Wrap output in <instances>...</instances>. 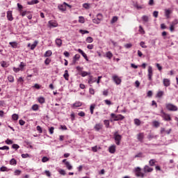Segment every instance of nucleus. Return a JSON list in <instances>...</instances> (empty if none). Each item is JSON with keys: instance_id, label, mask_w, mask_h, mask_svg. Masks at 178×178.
Masks as SVG:
<instances>
[{"instance_id": "8", "label": "nucleus", "mask_w": 178, "mask_h": 178, "mask_svg": "<svg viewBox=\"0 0 178 178\" xmlns=\"http://www.w3.org/2000/svg\"><path fill=\"white\" fill-rule=\"evenodd\" d=\"M154 171V168L149 167V165H145L143 168L144 173H151V172Z\"/></svg>"}, {"instance_id": "31", "label": "nucleus", "mask_w": 178, "mask_h": 178, "mask_svg": "<svg viewBox=\"0 0 178 178\" xmlns=\"http://www.w3.org/2000/svg\"><path fill=\"white\" fill-rule=\"evenodd\" d=\"M106 58H108V59H112L113 54H112V52L108 51L107 53H106Z\"/></svg>"}, {"instance_id": "1", "label": "nucleus", "mask_w": 178, "mask_h": 178, "mask_svg": "<svg viewBox=\"0 0 178 178\" xmlns=\"http://www.w3.org/2000/svg\"><path fill=\"white\" fill-rule=\"evenodd\" d=\"M165 108H166L167 111H169L170 112H177V111H178L177 106H176L172 103L165 104Z\"/></svg>"}, {"instance_id": "63", "label": "nucleus", "mask_w": 178, "mask_h": 178, "mask_svg": "<svg viewBox=\"0 0 178 178\" xmlns=\"http://www.w3.org/2000/svg\"><path fill=\"white\" fill-rule=\"evenodd\" d=\"M54 130H55V128L54 127H51L49 129L50 134H52L54 133Z\"/></svg>"}, {"instance_id": "10", "label": "nucleus", "mask_w": 178, "mask_h": 178, "mask_svg": "<svg viewBox=\"0 0 178 178\" xmlns=\"http://www.w3.org/2000/svg\"><path fill=\"white\" fill-rule=\"evenodd\" d=\"M163 83L164 87H169V86H170V79H164L163 80Z\"/></svg>"}, {"instance_id": "22", "label": "nucleus", "mask_w": 178, "mask_h": 178, "mask_svg": "<svg viewBox=\"0 0 178 178\" xmlns=\"http://www.w3.org/2000/svg\"><path fill=\"white\" fill-rule=\"evenodd\" d=\"M155 163H156V159H150L149 161V166H155Z\"/></svg>"}, {"instance_id": "13", "label": "nucleus", "mask_w": 178, "mask_h": 178, "mask_svg": "<svg viewBox=\"0 0 178 178\" xmlns=\"http://www.w3.org/2000/svg\"><path fill=\"white\" fill-rule=\"evenodd\" d=\"M170 131H172V129H170L168 130H165V128H161V134H170Z\"/></svg>"}, {"instance_id": "6", "label": "nucleus", "mask_w": 178, "mask_h": 178, "mask_svg": "<svg viewBox=\"0 0 178 178\" xmlns=\"http://www.w3.org/2000/svg\"><path fill=\"white\" fill-rule=\"evenodd\" d=\"M112 79L113 80L114 83L117 84V86H119L122 83V79L117 75H113L112 76Z\"/></svg>"}, {"instance_id": "51", "label": "nucleus", "mask_w": 178, "mask_h": 178, "mask_svg": "<svg viewBox=\"0 0 178 178\" xmlns=\"http://www.w3.org/2000/svg\"><path fill=\"white\" fill-rule=\"evenodd\" d=\"M6 143H7L8 145H10V144H13V141L9 138H8L6 140Z\"/></svg>"}, {"instance_id": "45", "label": "nucleus", "mask_w": 178, "mask_h": 178, "mask_svg": "<svg viewBox=\"0 0 178 178\" xmlns=\"http://www.w3.org/2000/svg\"><path fill=\"white\" fill-rule=\"evenodd\" d=\"M21 173H22V170H16L14 172V174L15 176H19V175H21Z\"/></svg>"}, {"instance_id": "7", "label": "nucleus", "mask_w": 178, "mask_h": 178, "mask_svg": "<svg viewBox=\"0 0 178 178\" xmlns=\"http://www.w3.org/2000/svg\"><path fill=\"white\" fill-rule=\"evenodd\" d=\"M104 129V124L102 123H97L94 127V130L95 131H99L100 130H102Z\"/></svg>"}, {"instance_id": "15", "label": "nucleus", "mask_w": 178, "mask_h": 178, "mask_svg": "<svg viewBox=\"0 0 178 178\" xmlns=\"http://www.w3.org/2000/svg\"><path fill=\"white\" fill-rule=\"evenodd\" d=\"M8 20L12 22L13 20V16L12 15V11H8L7 13Z\"/></svg>"}, {"instance_id": "3", "label": "nucleus", "mask_w": 178, "mask_h": 178, "mask_svg": "<svg viewBox=\"0 0 178 178\" xmlns=\"http://www.w3.org/2000/svg\"><path fill=\"white\" fill-rule=\"evenodd\" d=\"M111 117L113 119L114 122H118V120H123L124 119V116L122 115V114L116 115L115 113H111Z\"/></svg>"}, {"instance_id": "54", "label": "nucleus", "mask_w": 178, "mask_h": 178, "mask_svg": "<svg viewBox=\"0 0 178 178\" xmlns=\"http://www.w3.org/2000/svg\"><path fill=\"white\" fill-rule=\"evenodd\" d=\"M12 118L14 120H17L19 119V115L17 114H13Z\"/></svg>"}, {"instance_id": "12", "label": "nucleus", "mask_w": 178, "mask_h": 178, "mask_svg": "<svg viewBox=\"0 0 178 178\" xmlns=\"http://www.w3.org/2000/svg\"><path fill=\"white\" fill-rule=\"evenodd\" d=\"M79 74L82 76V77H86V76H90L91 74V72H86V71H81V72H79Z\"/></svg>"}, {"instance_id": "61", "label": "nucleus", "mask_w": 178, "mask_h": 178, "mask_svg": "<svg viewBox=\"0 0 178 178\" xmlns=\"http://www.w3.org/2000/svg\"><path fill=\"white\" fill-rule=\"evenodd\" d=\"M79 23H84L85 19L83 17H79Z\"/></svg>"}, {"instance_id": "37", "label": "nucleus", "mask_w": 178, "mask_h": 178, "mask_svg": "<svg viewBox=\"0 0 178 178\" xmlns=\"http://www.w3.org/2000/svg\"><path fill=\"white\" fill-rule=\"evenodd\" d=\"M8 80L10 83H13V81H15V77H13L12 75H10L8 76Z\"/></svg>"}, {"instance_id": "39", "label": "nucleus", "mask_w": 178, "mask_h": 178, "mask_svg": "<svg viewBox=\"0 0 178 178\" xmlns=\"http://www.w3.org/2000/svg\"><path fill=\"white\" fill-rule=\"evenodd\" d=\"M134 8H136V9H138V10H140V9H143L144 7L141 6H138V3H136L134 4Z\"/></svg>"}, {"instance_id": "56", "label": "nucleus", "mask_w": 178, "mask_h": 178, "mask_svg": "<svg viewBox=\"0 0 178 178\" xmlns=\"http://www.w3.org/2000/svg\"><path fill=\"white\" fill-rule=\"evenodd\" d=\"M79 33H81V34H88V33H90L88 31H84V30H79Z\"/></svg>"}, {"instance_id": "25", "label": "nucleus", "mask_w": 178, "mask_h": 178, "mask_svg": "<svg viewBox=\"0 0 178 178\" xmlns=\"http://www.w3.org/2000/svg\"><path fill=\"white\" fill-rule=\"evenodd\" d=\"M156 97L157 98H162V97H163V91L159 90V91L157 92Z\"/></svg>"}, {"instance_id": "24", "label": "nucleus", "mask_w": 178, "mask_h": 178, "mask_svg": "<svg viewBox=\"0 0 178 178\" xmlns=\"http://www.w3.org/2000/svg\"><path fill=\"white\" fill-rule=\"evenodd\" d=\"M58 9L60 10H62L63 12H65V10H66V5L62 4V5L58 6Z\"/></svg>"}, {"instance_id": "40", "label": "nucleus", "mask_w": 178, "mask_h": 178, "mask_svg": "<svg viewBox=\"0 0 178 178\" xmlns=\"http://www.w3.org/2000/svg\"><path fill=\"white\" fill-rule=\"evenodd\" d=\"M99 22H101V17H97V19H93V23L96 24H99Z\"/></svg>"}, {"instance_id": "32", "label": "nucleus", "mask_w": 178, "mask_h": 178, "mask_svg": "<svg viewBox=\"0 0 178 178\" xmlns=\"http://www.w3.org/2000/svg\"><path fill=\"white\" fill-rule=\"evenodd\" d=\"M94 109H95V104H91L90 107L91 115H94Z\"/></svg>"}, {"instance_id": "64", "label": "nucleus", "mask_w": 178, "mask_h": 178, "mask_svg": "<svg viewBox=\"0 0 178 178\" xmlns=\"http://www.w3.org/2000/svg\"><path fill=\"white\" fill-rule=\"evenodd\" d=\"M3 149L9 150V147L8 146H3V147H0V150H3Z\"/></svg>"}, {"instance_id": "14", "label": "nucleus", "mask_w": 178, "mask_h": 178, "mask_svg": "<svg viewBox=\"0 0 178 178\" xmlns=\"http://www.w3.org/2000/svg\"><path fill=\"white\" fill-rule=\"evenodd\" d=\"M78 52L79 54H81L82 56H83V58L86 59V60H88V57H87V54H86V53H84V51H83V50H81V49H79Z\"/></svg>"}, {"instance_id": "52", "label": "nucleus", "mask_w": 178, "mask_h": 178, "mask_svg": "<svg viewBox=\"0 0 178 178\" xmlns=\"http://www.w3.org/2000/svg\"><path fill=\"white\" fill-rule=\"evenodd\" d=\"M78 116H81V118H84V116H86V113H84L83 111H81L78 113Z\"/></svg>"}, {"instance_id": "36", "label": "nucleus", "mask_w": 178, "mask_h": 178, "mask_svg": "<svg viewBox=\"0 0 178 178\" xmlns=\"http://www.w3.org/2000/svg\"><path fill=\"white\" fill-rule=\"evenodd\" d=\"M38 44V41L35 40L32 45H31V49H34Z\"/></svg>"}, {"instance_id": "38", "label": "nucleus", "mask_w": 178, "mask_h": 178, "mask_svg": "<svg viewBox=\"0 0 178 178\" xmlns=\"http://www.w3.org/2000/svg\"><path fill=\"white\" fill-rule=\"evenodd\" d=\"M9 44L11 45L12 48H16L17 47L16 42H10Z\"/></svg>"}, {"instance_id": "35", "label": "nucleus", "mask_w": 178, "mask_h": 178, "mask_svg": "<svg viewBox=\"0 0 178 178\" xmlns=\"http://www.w3.org/2000/svg\"><path fill=\"white\" fill-rule=\"evenodd\" d=\"M134 122L136 126H140L141 124V121L139 119L136 118Z\"/></svg>"}, {"instance_id": "30", "label": "nucleus", "mask_w": 178, "mask_h": 178, "mask_svg": "<svg viewBox=\"0 0 178 178\" xmlns=\"http://www.w3.org/2000/svg\"><path fill=\"white\" fill-rule=\"evenodd\" d=\"M63 77L65 80H69V72L67 70L65 71V73L63 74Z\"/></svg>"}, {"instance_id": "44", "label": "nucleus", "mask_w": 178, "mask_h": 178, "mask_svg": "<svg viewBox=\"0 0 178 178\" xmlns=\"http://www.w3.org/2000/svg\"><path fill=\"white\" fill-rule=\"evenodd\" d=\"M18 83H19L20 84H22V86H23V83H24V79H23V77H19L17 79Z\"/></svg>"}, {"instance_id": "41", "label": "nucleus", "mask_w": 178, "mask_h": 178, "mask_svg": "<svg viewBox=\"0 0 178 178\" xmlns=\"http://www.w3.org/2000/svg\"><path fill=\"white\" fill-rule=\"evenodd\" d=\"M93 41H94V39L91 36H89L86 38V42H88L89 44L92 42Z\"/></svg>"}, {"instance_id": "16", "label": "nucleus", "mask_w": 178, "mask_h": 178, "mask_svg": "<svg viewBox=\"0 0 178 178\" xmlns=\"http://www.w3.org/2000/svg\"><path fill=\"white\" fill-rule=\"evenodd\" d=\"M138 140L140 141V143L143 142V140H144V133H140L138 134Z\"/></svg>"}, {"instance_id": "23", "label": "nucleus", "mask_w": 178, "mask_h": 178, "mask_svg": "<svg viewBox=\"0 0 178 178\" xmlns=\"http://www.w3.org/2000/svg\"><path fill=\"white\" fill-rule=\"evenodd\" d=\"M10 165H12L13 166H16V165H17V161H16V159H12L10 161Z\"/></svg>"}, {"instance_id": "17", "label": "nucleus", "mask_w": 178, "mask_h": 178, "mask_svg": "<svg viewBox=\"0 0 178 178\" xmlns=\"http://www.w3.org/2000/svg\"><path fill=\"white\" fill-rule=\"evenodd\" d=\"M79 59H80V54H76L73 58L72 63L74 65V63H76Z\"/></svg>"}, {"instance_id": "19", "label": "nucleus", "mask_w": 178, "mask_h": 178, "mask_svg": "<svg viewBox=\"0 0 178 178\" xmlns=\"http://www.w3.org/2000/svg\"><path fill=\"white\" fill-rule=\"evenodd\" d=\"M40 1L38 0H32L31 1H28L27 4L28 5H35L37 3H39Z\"/></svg>"}, {"instance_id": "9", "label": "nucleus", "mask_w": 178, "mask_h": 178, "mask_svg": "<svg viewBox=\"0 0 178 178\" xmlns=\"http://www.w3.org/2000/svg\"><path fill=\"white\" fill-rule=\"evenodd\" d=\"M108 152L110 154H115V152H116V145H113L110 146L108 148Z\"/></svg>"}, {"instance_id": "57", "label": "nucleus", "mask_w": 178, "mask_h": 178, "mask_svg": "<svg viewBox=\"0 0 178 178\" xmlns=\"http://www.w3.org/2000/svg\"><path fill=\"white\" fill-rule=\"evenodd\" d=\"M104 102L106 105H112V102H111V100L106 99L104 100Z\"/></svg>"}, {"instance_id": "33", "label": "nucleus", "mask_w": 178, "mask_h": 178, "mask_svg": "<svg viewBox=\"0 0 178 178\" xmlns=\"http://www.w3.org/2000/svg\"><path fill=\"white\" fill-rule=\"evenodd\" d=\"M104 125L106 126V129H109V126H110L109 120H104Z\"/></svg>"}, {"instance_id": "2", "label": "nucleus", "mask_w": 178, "mask_h": 178, "mask_svg": "<svg viewBox=\"0 0 178 178\" xmlns=\"http://www.w3.org/2000/svg\"><path fill=\"white\" fill-rule=\"evenodd\" d=\"M134 173L136 176V177H141L143 178L145 176V174L143 172H141V168L137 167L134 169Z\"/></svg>"}, {"instance_id": "42", "label": "nucleus", "mask_w": 178, "mask_h": 178, "mask_svg": "<svg viewBox=\"0 0 178 178\" xmlns=\"http://www.w3.org/2000/svg\"><path fill=\"white\" fill-rule=\"evenodd\" d=\"M116 22H118V17L115 16L111 20V24H113V23H116Z\"/></svg>"}, {"instance_id": "50", "label": "nucleus", "mask_w": 178, "mask_h": 178, "mask_svg": "<svg viewBox=\"0 0 178 178\" xmlns=\"http://www.w3.org/2000/svg\"><path fill=\"white\" fill-rule=\"evenodd\" d=\"M48 161H49V159H48V157H47V156H44L42 159V162H43V163L48 162Z\"/></svg>"}, {"instance_id": "26", "label": "nucleus", "mask_w": 178, "mask_h": 178, "mask_svg": "<svg viewBox=\"0 0 178 178\" xmlns=\"http://www.w3.org/2000/svg\"><path fill=\"white\" fill-rule=\"evenodd\" d=\"M142 20H143V22H145V23H148V22H149V18L147 15H143L142 17Z\"/></svg>"}, {"instance_id": "20", "label": "nucleus", "mask_w": 178, "mask_h": 178, "mask_svg": "<svg viewBox=\"0 0 178 178\" xmlns=\"http://www.w3.org/2000/svg\"><path fill=\"white\" fill-rule=\"evenodd\" d=\"M38 101L39 104H45V98L43 97H38Z\"/></svg>"}, {"instance_id": "55", "label": "nucleus", "mask_w": 178, "mask_h": 178, "mask_svg": "<svg viewBox=\"0 0 178 178\" xmlns=\"http://www.w3.org/2000/svg\"><path fill=\"white\" fill-rule=\"evenodd\" d=\"M83 8H84L85 9H90V4H89V3H83Z\"/></svg>"}, {"instance_id": "53", "label": "nucleus", "mask_w": 178, "mask_h": 178, "mask_svg": "<svg viewBox=\"0 0 178 178\" xmlns=\"http://www.w3.org/2000/svg\"><path fill=\"white\" fill-rule=\"evenodd\" d=\"M139 31L142 34H145V31H144V29H143V26H139Z\"/></svg>"}, {"instance_id": "21", "label": "nucleus", "mask_w": 178, "mask_h": 178, "mask_svg": "<svg viewBox=\"0 0 178 178\" xmlns=\"http://www.w3.org/2000/svg\"><path fill=\"white\" fill-rule=\"evenodd\" d=\"M65 166L68 170H72L73 169V166L70 165V163L69 161L65 162Z\"/></svg>"}, {"instance_id": "43", "label": "nucleus", "mask_w": 178, "mask_h": 178, "mask_svg": "<svg viewBox=\"0 0 178 178\" xmlns=\"http://www.w3.org/2000/svg\"><path fill=\"white\" fill-rule=\"evenodd\" d=\"M82 104L81 102H76L74 104H73V106H75V107H79V106H81Z\"/></svg>"}, {"instance_id": "48", "label": "nucleus", "mask_w": 178, "mask_h": 178, "mask_svg": "<svg viewBox=\"0 0 178 178\" xmlns=\"http://www.w3.org/2000/svg\"><path fill=\"white\" fill-rule=\"evenodd\" d=\"M12 148H13L14 149H19L20 148V146H19V145L17 144H13L12 145Z\"/></svg>"}, {"instance_id": "34", "label": "nucleus", "mask_w": 178, "mask_h": 178, "mask_svg": "<svg viewBox=\"0 0 178 178\" xmlns=\"http://www.w3.org/2000/svg\"><path fill=\"white\" fill-rule=\"evenodd\" d=\"M51 55H52V51L51 50L47 51L44 54L45 58H48L49 56H51Z\"/></svg>"}, {"instance_id": "60", "label": "nucleus", "mask_w": 178, "mask_h": 178, "mask_svg": "<svg viewBox=\"0 0 178 178\" xmlns=\"http://www.w3.org/2000/svg\"><path fill=\"white\" fill-rule=\"evenodd\" d=\"M140 45L142 48H147V45H145V42H140Z\"/></svg>"}, {"instance_id": "59", "label": "nucleus", "mask_w": 178, "mask_h": 178, "mask_svg": "<svg viewBox=\"0 0 178 178\" xmlns=\"http://www.w3.org/2000/svg\"><path fill=\"white\" fill-rule=\"evenodd\" d=\"M36 130L38 131H39V133H42V128H41V127H40V126H38L37 127H36Z\"/></svg>"}, {"instance_id": "29", "label": "nucleus", "mask_w": 178, "mask_h": 178, "mask_svg": "<svg viewBox=\"0 0 178 178\" xmlns=\"http://www.w3.org/2000/svg\"><path fill=\"white\" fill-rule=\"evenodd\" d=\"M49 26H51V27H57L58 26V24H56V22H54V21H49Z\"/></svg>"}, {"instance_id": "11", "label": "nucleus", "mask_w": 178, "mask_h": 178, "mask_svg": "<svg viewBox=\"0 0 178 178\" xmlns=\"http://www.w3.org/2000/svg\"><path fill=\"white\" fill-rule=\"evenodd\" d=\"M152 74H153V73H152V68L149 67L148 69V74H147L148 80H149V81H152Z\"/></svg>"}, {"instance_id": "27", "label": "nucleus", "mask_w": 178, "mask_h": 178, "mask_svg": "<svg viewBox=\"0 0 178 178\" xmlns=\"http://www.w3.org/2000/svg\"><path fill=\"white\" fill-rule=\"evenodd\" d=\"M9 170H10V169L6 167V166H2V167L0 168V172H9Z\"/></svg>"}, {"instance_id": "46", "label": "nucleus", "mask_w": 178, "mask_h": 178, "mask_svg": "<svg viewBox=\"0 0 178 178\" xmlns=\"http://www.w3.org/2000/svg\"><path fill=\"white\" fill-rule=\"evenodd\" d=\"M38 104H34L32 106V110L33 111H38Z\"/></svg>"}, {"instance_id": "49", "label": "nucleus", "mask_w": 178, "mask_h": 178, "mask_svg": "<svg viewBox=\"0 0 178 178\" xmlns=\"http://www.w3.org/2000/svg\"><path fill=\"white\" fill-rule=\"evenodd\" d=\"M13 70L15 73H17L18 72H20V70L23 71V67H22L21 69L19 67H14Z\"/></svg>"}, {"instance_id": "47", "label": "nucleus", "mask_w": 178, "mask_h": 178, "mask_svg": "<svg viewBox=\"0 0 178 178\" xmlns=\"http://www.w3.org/2000/svg\"><path fill=\"white\" fill-rule=\"evenodd\" d=\"M153 125L154 126V127H159L160 123L158 121H154L153 122Z\"/></svg>"}, {"instance_id": "5", "label": "nucleus", "mask_w": 178, "mask_h": 178, "mask_svg": "<svg viewBox=\"0 0 178 178\" xmlns=\"http://www.w3.org/2000/svg\"><path fill=\"white\" fill-rule=\"evenodd\" d=\"M114 140L117 145H120V141H122V136L119 135L118 131L114 133Z\"/></svg>"}, {"instance_id": "62", "label": "nucleus", "mask_w": 178, "mask_h": 178, "mask_svg": "<svg viewBox=\"0 0 178 178\" xmlns=\"http://www.w3.org/2000/svg\"><path fill=\"white\" fill-rule=\"evenodd\" d=\"M29 13H30V11H24V12L21 13V15L26 16V15H29Z\"/></svg>"}, {"instance_id": "18", "label": "nucleus", "mask_w": 178, "mask_h": 178, "mask_svg": "<svg viewBox=\"0 0 178 178\" xmlns=\"http://www.w3.org/2000/svg\"><path fill=\"white\" fill-rule=\"evenodd\" d=\"M56 44L58 47H62V40H60V38L56 39Z\"/></svg>"}, {"instance_id": "4", "label": "nucleus", "mask_w": 178, "mask_h": 178, "mask_svg": "<svg viewBox=\"0 0 178 178\" xmlns=\"http://www.w3.org/2000/svg\"><path fill=\"white\" fill-rule=\"evenodd\" d=\"M161 116L163 118V120H165V122H170L172 120V118H170V115L165 113L163 110H161Z\"/></svg>"}, {"instance_id": "28", "label": "nucleus", "mask_w": 178, "mask_h": 178, "mask_svg": "<svg viewBox=\"0 0 178 178\" xmlns=\"http://www.w3.org/2000/svg\"><path fill=\"white\" fill-rule=\"evenodd\" d=\"M95 81H97V78H92V76H90V78L88 80V83L92 84V83H95Z\"/></svg>"}, {"instance_id": "58", "label": "nucleus", "mask_w": 178, "mask_h": 178, "mask_svg": "<svg viewBox=\"0 0 178 178\" xmlns=\"http://www.w3.org/2000/svg\"><path fill=\"white\" fill-rule=\"evenodd\" d=\"M135 158H143V153L140 152L137 154L136 155H135Z\"/></svg>"}]
</instances>
